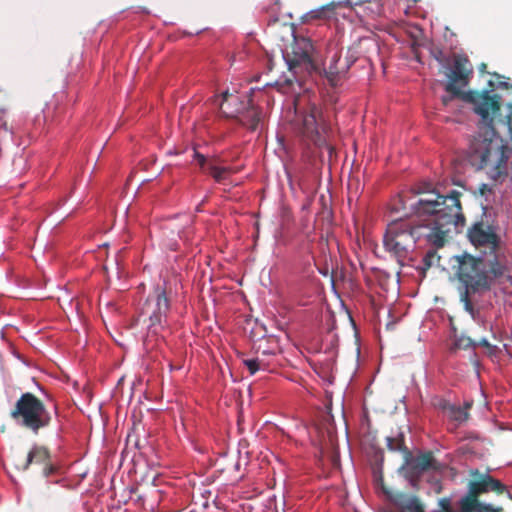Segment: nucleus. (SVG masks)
I'll return each instance as SVG.
<instances>
[{"label": "nucleus", "instance_id": "obj_1", "mask_svg": "<svg viewBox=\"0 0 512 512\" xmlns=\"http://www.w3.org/2000/svg\"><path fill=\"white\" fill-rule=\"evenodd\" d=\"M451 204L446 213H440L433 222L423 218V224H414L410 220L396 219L391 221L386 229L383 238V244L389 253H391L403 265L410 259V255L415 248L417 240L424 238L428 244L434 248H442L448 242L452 227L455 226V220L459 219V208L455 200H450Z\"/></svg>", "mask_w": 512, "mask_h": 512}, {"label": "nucleus", "instance_id": "obj_2", "mask_svg": "<svg viewBox=\"0 0 512 512\" xmlns=\"http://www.w3.org/2000/svg\"><path fill=\"white\" fill-rule=\"evenodd\" d=\"M283 57L289 71L295 77H303L305 74L323 71L330 84L335 86L340 78L347 73L340 69L343 59H341V51L336 44L328 47L322 68L315 56V49L311 40L306 37H294L290 51L287 50Z\"/></svg>", "mask_w": 512, "mask_h": 512}, {"label": "nucleus", "instance_id": "obj_3", "mask_svg": "<svg viewBox=\"0 0 512 512\" xmlns=\"http://www.w3.org/2000/svg\"><path fill=\"white\" fill-rule=\"evenodd\" d=\"M171 292L172 289L166 281L163 285H157L148 295L136 319V324L146 330L144 343L147 346L157 341L159 337H163L162 333L168 327Z\"/></svg>", "mask_w": 512, "mask_h": 512}, {"label": "nucleus", "instance_id": "obj_4", "mask_svg": "<svg viewBox=\"0 0 512 512\" xmlns=\"http://www.w3.org/2000/svg\"><path fill=\"white\" fill-rule=\"evenodd\" d=\"M11 419L21 428L37 435L52 423L46 404L31 392L22 393L10 411Z\"/></svg>", "mask_w": 512, "mask_h": 512}, {"label": "nucleus", "instance_id": "obj_5", "mask_svg": "<svg viewBox=\"0 0 512 512\" xmlns=\"http://www.w3.org/2000/svg\"><path fill=\"white\" fill-rule=\"evenodd\" d=\"M413 193L417 195H424V197L420 198L416 204H413L412 207L414 212L421 218H424L428 221L433 222L438 217V210L441 213H446L447 211L443 208H447L450 206L451 201L455 200L457 207L459 208V219L455 220V226L452 229L457 230L458 227H463L465 222L464 214L462 213V207L460 203L461 193L453 190L448 195L443 196L440 195L433 189V186L429 182H423L413 188Z\"/></svg>", "mask_w": 512, "mask_h": 512}, {"label": "nucleus", "instance_id": "obj_6", "mask_svg": "<svg viewBox=\"0 0 512 512\" xmlns=\"http://www.w3.org/2000/svg\"><path fill=\"white\" fill-rule=\"evenodd\" d=\"M469 475L472 479L468 482L467 493L461 498L463 512H475L478 506L484 504L479 500L482 494L493 492L496 495L507 494L511 498L507 486L488 472L471 469Z\"/></svg>", "mask_w": 512, "mask_h": 512}, {"label": "nucleus", "instance_id": "obj_7", "mask_svg": "<svg viewBox=\"0 0 512 512\" xmlns=\"http://www.w3.org/2000/svg\"><path fill=\"white\" fill-rule=\"evenodd\" d=\"M457 262L456 275L465 287L472 292L479 290H489V280L487 273L483 270L481 257L476 258L470 254L464 253L455 257Z\"/></svg>", "mask_w": 512, "mask_h": 512}, {"label": "nucleus", "instance_id": "obj_8", "mask_svg": "<svg viewBox=\"0 0 512 512\" xmlns=\"http://www.w3.org/2000/svg\"><path fill=\"white\" fill-rule=\"evenodd\" d=\"M442 469V464L436 460L433 452L427 451L415 457L411 451H406L399 471L413 486H416L425 472L431 470L439 472Z\"/></svg>", "mask_w": 512, "mask_h": 512}, {"label": "nucleus", "instance_id": "obj_9", "mask_svg": "<svg viewBox=\"0 0 512 512\" xmlns=\"http://www.w3.org/2000/svg\"><path fill=\"white\" fill-rule=\"evenodd\" d=\"M320 118L319 108L313 105L301 116L297 124L298 132L317 146H323L326 143L325 135L328 132L327 125Z\"/></svg>", "mask_w": 512, "mask_h": 512}, {"label": "nucleus", "instance_id": "obj_10", "mask_svg": "<svg viewBox=\"0 0 512 512\" xmlns=\"http://www.w3.org/2000/svg\"><path fill=\"white\" fill-rule=\"evenodd\" d=\"M500 96L490 94L489 91H468L462 100L474 105V111L487 122L486 126H493L494 116L500 111Z\"/></svg>", "mask_w": 512, "mask_h": 512}, {"label": "nucleus", "instance_id": "obj_11", "mask_svg": "<svg viewBox=\"0 0 512 512\" xmlns=\"http://www.w3.org/2000/svg\"><path fill=\"white\" fill-rule=\"evenodd\" d=\"M481 263L487 273L489 289L495 280H505L512 285V276L509 275L508 261L502 247L495 251H484Z\"/></svg>", "mask_w": 512, "mask_h": 512}, {"label": "nucleus", "instance_id": "obj_12", "mask_svg": "<svg viewBox=\"0 0 512 512\" xmlns=\"http://www.w3.org/2000/svg\"><path fill=\"white\" fill-rule=\"evenodd\" d=\"M469 60L465 57L457 56L454 60L453 69L447 74L449 81L445 85V90L456 98L462 99L466 92L461 90L469 83V79L473 73L471 68H468Z\"/></svg>", "mask_w": 512, "mask_h": 512}, {"label": "nucleus", "instance_id": "obj_13", "mask_svg": "<svg viewBox=\"0 0 512 512\" xmlns=\"http://www.w3.org/2000/svg\"><path fill=\"white\" fill-rule=\"evenodd\" d=\"M470 242L484 251H495L501 247V239L492 225L484 222H476L468 229Z\"/></svg>", "mask_w": 512, "mask_h": 512}, {"label": "nucleus", "instance_id": "obj_14", "mask_svg": "<svg viewBox=\"0 0 512 512\" xmlns=\"http://www.w3.org/2000/svg\"><path fill=\"white\" fill-rule=\"evenodd\" d=\"M248 96H241L238 92L224 91L216 102L219 104L221 113L227 118H236L239 113L243 112L247 108Z\"/></svg>", "mask_w": 512, "mask_h": 512}, {"label": "nucleus", "instance_id": "obj_15", "mask_svg": "<svg viewBox=\"0 0 512 512\" xmlns=\"http://www.w3.org/2000/svg\"><path fill=\"white\" fill-rule=\"evenodd\" d=\"M235 119H237L242 126L247 127L251 131H255L262 120V112L252 104V100H248L247 108L239 113V116Z\"/></svg>", "mask_w": 512, "mask_h": 512}, {"label": "nucleus", "instance_id": "obj_16", "mask_svg": "<svg viewBox=\"0 0 512 512\" xmlns=\"http://www.w3.org/2000/svg\"><path fill=\"white\" fill-rule=\"evenodd\" d=\"M471 403L466 402L463 407L452 405L446 400H440L438 406L441 408L447 416L457 423L461 424L466 422L469 418L468 410L471 408Z\"/></svg>", "mask_w": 512, "mask_h": 512}, {"label": "nucleus", "instance_id": "obj_17", "mask_svg": "<svg viewBox=\"0 0 512 512\" xmlns=\"http://www.w3.org/2000/svg\"><path fill=\"white\" fill-rule=\"evenodd\" d=\"M203 172L209 174L215 182L225 184L236 173V170L230 166L219 165L218 159L213 158L210 159L208 167Z\"/></svg>", "mask_w": 512, "mask_h": 512}, {"label": "nucleus", "instance_id": "obj_18", "mask_svg": "<svg viewBox=\"0 0 512 512\" xmlns=\"http://www.w3.org/2000/svg\"><path fill=\"white\" fill-rule=\"evenodd\" d=\"M49 460L50 453L46 447L34 446L28 453L26 460L23 463L16 465V467L18 470L26 471L33 462L45 464Z\"/></svg>", "mask_w": 512, "mask_h": 512}, {"label": "nucleus", "instance_id": "obj_19", "mask_svg": "<svg viewBox=\"0 0 512 512\" xmlns=\"http://www.w3.org/2000/svg\"><path fill=\"white\" fill-rule=\"evenodd\" d=\"M343 7H351L350 1H331L330 3L323 5L318 9L311 10L307 16L312 19L331 18L338 9Z\"/></svg>", "mask_w": 512, "mask_h": 512}, {"label": "nucleus", "instance_id": "obj_20", "mask_svg": "<svg viewBox=\"0 0 512 512\" xmlns=\"http://www.w3.org/2000/svg\"><path fill=\"white\" fill-rule=\"evenodd\" d=\"M356 6L359 8L356 10V13L361 18L375 19L383 13V4L381 0L357 2Z\"/></svg>", "mask_w": 512, "mask_h": 512}, {"label": "nucleus", "instance_id": "obj_21", "mask_svg": "<svg viewBox=\"0 0 512 512\" xmlns=\"http://www.w3.org/2000/svg\"><path fill=\"white\" fill-rule=\"evenodd\" d=\"M396 504L401 508L399 512H424V507L418 497L414 495L400 494Z\"/></svg>", "mask_w": 512, "mask_h": 512}, {"label": "nucleus", "instance_id": "obj_22", "mask_svg": "<svg viewBox=\"0 0 512 512\" xmlns=\"http://www.w3.org/2000/svg\"><path fill=\"white\" fill-rule=\"evenodd\" d=\"M15 127L9 119L8 111L0 108V143L12 140Z\"/></svg>", "mask_w": 512, "mask_h": 512}, {"label": "nucleus", "instance_id": "obj_23", "mask_svg": "<svg viewBox=\"0 0 512 512\" xmlns=\"http://www.w3.org/2000/svg\"><path fill=\"white\" fill-rule=\"evenodd\" d=\"M454 345L456 348L463 350L475 349L477 346H482L488 349L494 348V346H492L486 338H482L477 342L466 335H460L456 337Z\"/></svg>", "mask_w": 512, "mask_h": 512}, {"label": "nucleus", "instance_id": "obj_24", "mask_svg": "<svg viewBox=\"0 0 512 512\" xmlns=\"http://www.w3.org/2000/svg\"><path fill=\"white\" fill-rule=\"evenodd\" d=\"M470 292H472L471 289H468V287H465L464 292L461 293V302L464 305V309L472 316L473 320L477 323L481 324L485 329L486 327V320L484 317L480 315L479 312L475 311L474 306L472 304V301L470 299Z\"/></svg>", "mask_w": 512, "mask_h": 512}, {"label": "nucleus", "instance_id": "obj_25", "mask_svg": "<svg viewBox=\"0 0 512 512\" xmlns=\"http://www.w3.org/2000/svg\"><path fill=\"white\" fill-rule=\"evenodd\" d=\"M387 448L390 451H399L402 453L403 458L406 455V451H410L405 445L404 434L398 432L395 436H389L386 438Z\"/></svg>", "mask_w": 512, "mask_h": 512}, {"label": "nucleus", "instance_id": "obj_26", "mask_svg": "<svg viewBox=\"0 0 512 512\" xmlns=\"http://www.w3.org/2000/svg\"><path fill=\"white\" fill-rule=\"evenodd\" d=\"M359 58V51H358V45H353L348 48L346 52V56L342 61V66L340 69L342 71L348 72L350 67L358 60Z\"/></svg>", "mask_w": 512, "mask_h": 512}, {"label": "nucleus", "instance_id": "obj_27", "mask_svg": "<svg viewBox=\"0 0 512 512\" xmlns=\"http://www.w3.org/2000/svg\"><path fill=\"white\" fill-rule=\"evenodd\" d=\"M244 365L247 367L251 375H254L257 371L263 369H267V365L261 357H256L254 359H245L243 361Z\"/></svg>", "mask_w": 512, "mask_h": 512}, {"label": "nucleus", "instance_id": "obj_28", "mask_svg": "<svg viewBox=\"0 0 512 512\" xmlns=\"http://www.w3.org/2000/svg\"><path fill=\"white\" fill-rule=\"evenodd\" d=\"M437 248L429 250L424 258H423V270L426 271L430 269L434 264L440 261V256L438 255Z\"/></svg>", "mask_w": 512, "mask_h": 512}, {"label": "nucleus", "instance_id": "obj_29", "mask_svg": "<svg viewBox=\"0 0 512 512\" xmlns=\"http://www.w3.org/2000/svg\"><path fill=\"white\" fill-rule=\"evenodd\" d=\"M194 159L197 160L202 171H204L210 163V159H206L204 155L200 154L196 150H194Z\"/></svg>", "mask_w": 512, "mask_h": 512}, {"label": "nucleus", "instance_id": "obj_30", "mask_svg": "<svg viewBox=\"0 0 512 512\" xmlns=\"http://www.w3.org/2000/svg\"><path fill=\"white\" fill-rule=\"evenodd\" d=\"M502 507H494L491 504L484 503L475 509V512H502Z\"/></svg>", "mask_w": 512, "mask_h": 512}, {"label": "nucleus", "instance_id": "obj_31", "mask_svg": "<svg viewBox=\"0 0 512 512\" xmlns=\"http://www.w3.org/2000/svg\"><path fill=\"white\" fill-rule=\"evenodd\" d=\"M56 468L50 463V460L44 464L43 474L45 477H49L55 472Z\"/></svg>", "mask_w": 512, "mask_h": 512}, {"label": "nucleus", "instance_id": "obj_32", "mask_svg": "<svg viewBox=\"0 0 512 512\" xmlns=\"http://www.w3.org/2000/svg\"><path fill=\"white\" fill-rule=\"evenodd\" d=\"M479 192L481 195H485L487 192H491V188L487 184H482L479 187Z\"/></svg>", "mask_w": 512, "mask_h": 512}, {"label": "nucleus", "instance_id": "obj_33", "mask_svg": "<svg viewBox=\"0 0 512 512\" xmlns=\"http://www.w3.org/2000/svg\"><path fill=\"white\" fill-rule=\"evenodd\" d=\"M452 97H454V96H453V95H452V96H444V97L442 98V102H443V104H444V105H447V104H448V102L452 99Z\"/></svg>", "mask_w": 512, "mask_h": 512}, {"label": "nucleus", "instance_id": "obj_34", "mask_svg": "<svg viewBox=\"0 0 512 512\" xmlns=\"http://www.w3.org/2000/svg\"><path fill=\"white\" fill-rule=\"evenodd\" d=\"M500 88H503V89H509L510 86L507 82H499V85H498Z\"/></svg>", "mask_w": 512, "mask_h": 512}, {"label": "nucleus", "instance_id": "obj_35", "mask_svg": "<svg viewBox=\"0 0 512 512\" xmlns=\"http://www.w3.org/2000/svg\"><path fill=\"white\" fill-rule=\"evenodd\" d=\"M441 56H442V52H441V51H439V52H438V54H437V55H435L436 60H437L438 62H440V63H441V62H443V59H442V57H441Z\"/></svg>", "mask_w": 512, "mask_h": 512}, {"label": "nucleus", "instance_id": "obj_36", "mask_svg": "<svg viewBox=\"0 0 512 512\" xmlns=\"http://www.w3.org/2000/svg\"><path fill=\"white\" fill-rule=\"evenodd\" d=\"M486 67H487V66H486V64H485V63H482V64H481V66H480V71H481V72H484V71H485V69H486Z\"/></svg>", "mask_w": 512, "mask_h": 512}, {"label": "nucleus", "instance_id": "obj_37", "mask_svg": "<svg viewBox=\"0 0 512 512\" xmlns=\"http://www.w3.org/2000/svg\"><path fill=\"white\" fill-rule=\"evenodd\" d=\"M489 330L492 332L493 337H495V333L493 331V326L492 325L489 326Z\"/></svg>", "mask_w": 512, "mask_h": 512}, {"label": "nucleus", "instance_id": "obj_38", "mask_svg": "<svg viewBox=\"0 0 512 512\" xmlns=\"http://www.w3.org/2000/svg\"><path fill=\"white\" fill-rule=\"evenodd\" d=\"M171 250H176V244H173L171 247H170Z\"/></svg>", "mask_w": 512, "mask_h": 512}, {"label": "nucleus", "instance_id": "obj_39", "mask_svg": "<svg viewBox=\"0 0 512 512\" xmlns=\"http://www.w3.org/2000/svg\"><path fill=\"white\" fill-rule=\"evenodd\" d=\"M286 82H287L288 84H292L293 80H291V79H286Z\"/></svg>", "mask_w": 512, "mask_h": 512}]
</instances>
